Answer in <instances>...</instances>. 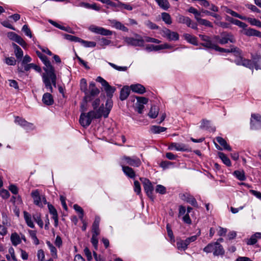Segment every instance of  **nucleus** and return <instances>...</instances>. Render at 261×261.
<instances>
[{
  "instance_id": "obj_1",
  "label": "nucleus",
  "mask_w": 261,
  "mask_h": 261,
  "mask_svg": "<svg viewBox=\"0 0 261 261\" xmlns=\"http://www.w3.org/2000/svg\"><path fill=\"white\" fill-rule=\"evenodd\" d=\"M36 54L44 64L43 68L45 72L42 74V80L45 87L48 89L51 93L53 92V87L51 84L56 86L57 76L55 72L54 67L51 65L50 61L48 60L47 57L39 51H36Z\"/></svg>"
},
{
  "instance_id": "obj_2",
  "label": "nucleus",
  "mask_w": 261,
  "mask_h": 261,
  "mask_svg": "<svg viewBox=\"0 0 261 261\" xmlns=\"http://www.w3.org/2000/svg\"><path fill=\"white\" fill-rule=\"evenodd\" d=\"M92 106L93 110L91 111H100L101 112V117L103 116L107 118L112 108L113 102L111 99H108L106 102V107H104L103 104L100 105V99L97 98L93 100Z\"/></svg>"
},
{
  "instance_id": "obj_3",
  "label": "nucleus",
  "mask_w": 261,
  "mask_h": 261,
  "mask_svg": "<svg viewBox=\"0 0 261 261\" xmlns=\"http://www.w3.org/2000/svg\"><path fill=\"white\" fill-rule=\"evenodd\" d=\"M101 112L100 111H89L87 113H82L79 122L83 127L86 128L90 125L93 119L101 118Z\"/></svg>"
},
{
  "instance_id": "obj_4",
  "label": "nucleus",
  "mask_w": 261,
  "mask_h": 261,
  "mask_svg": "<svg viewBox=\"0 0 261 261\" xmlns=\"http://www.w3.org/2000/svg\"><path fill=\"white\" fill-rule=\"evenodd\" d=\"M203 250L206 253H213L214 256L223 255L225 253L223 246L218 242L209 243Z\"/></svg>"
},
{
  "instance_id": "obj_5",
  "label": "nucleus",
  "mask_w": 261,
  "mask_h": 261,
  "mask_svg": "<svg viewBox=\"0 0 261 261\" xmlns=\"http://www.w3.org/2000/svg\"><path fill=\"white\" fill-rule=\"evenodd\" d=\"M99 93V89L96 87L93 82H91L89 85V89L85 93L84 100L86 102L93 100L95 97Z\"/></svg>"
},
{
  "instance_id": "obj_6",
  "label": "nucleus",
  "mask_w": 261,
  "mask_h": 261,
  "mask_svg": "<svg viewBox=\"0 0 261 261\" xmlns=\"http://www.w3.org/2000/svg\"><path fill=\"white\" fill-rule=\"evenodd\" d=\"M121 166L129 165L134 167H138L141 165L140 159L136 156H123L120 162Z\"/></svg>"
},
{
  "instance_id": "obj_7",
  "label": "nucleus",
  "mask_w": 261,
  "mask_h": 261,
  "mask_svg": "<svg viewBox=\"0 0 261 261\" xmlns=\"http://www.w3.org/2000/svg\"><path fill=\"white\" fill-rule=\"evenodd\" d=\"M31 196L33 199L34 203L40 207H42L44 204L47 203L45 196L44 195H41L38 190L33 191Z\"/></svg>"
},
{
  "instance_id": "obj_8",
  "label": "nucleus",
  "mask_w": 261,
  "mask_h": 261,
  "mask_svg": "<svg viewBox=\"0 0 261 261\" xmlns=\"http://www.w3.org/2000/svg\"><path fill=\"white\" fill-rule=\"evenodd\" d=\"M136 38L130 37H125L124 41L129 45L139 47L143 46L144 45V40L138 35H136Z\"/></svg>"
},
{
  "instance_id": "obj_9",
  "label": "nucleus",
  "mask_w": 261,
  "mask_h": 261,
  "mask_svg": "<svg viewBox=\"0 0 261 261\" xmlns=\"http://www.w3.org/2000/svg\"><path fill=\"white\" fill-rule=\"evenodd\" d=\"M206 45L208 46V48L213 49L216 51H218L220 52L232 53L234 54V56L239 55L240 54V50L237 47H232L230 49H225L219 47L217 44H216L214 42L212 44H206Z\"/></svg>"
},
{
  "instance_id": "obj_10",
  "label": "nucleus",
  "mask_w": 261,
  "mask_h": 261,
  "mask_svg": "<svg viewBox=\"0 0 261 261\" xmlns=\"http://www.w3.org/2000/svg\"><path fill=\"white\" fill-rule=\"evenodd\" d=\"M214 39L221 44H225L229 42L232 43L235 41L234 37L231 34L226 33L222 34L220 36H215Z\"/></svg>"
},
{
  "instance_id": "obj_11",
  "label": "nucleus",
  "mask_w": 261,
  "mask_h": 261,
  "mask_svg": "<svg viewBox=\"0 0 261 261\" xmlns=\"http://www.w3.org/2000/svg\"><path fill=\"white\" fill-rule=\"evenodd\" d=\"M176 20L178 23L185 24L187 27L191 28L194 30H197V24L193 22L189 17L178 14L176 16Z\"/></svg>"
},
{
  "instance_id": "obj_12",
  "label": "nucleus",
  "mask_w": 261,
  "mask_h": 261,
  "mask_svg": "<svg viewBox=\"0 0 261 261\" xmlns=\"http://www.w3.org/2000/svg\"><path fill=\"white\" fill-rule=\"evenodd\" d=\"M162 36L169 41H177L179 40V35L177 32L171 31L167 28H164L161 33Z\"/></svg>"
},
{
  "instance_id": "obj_13",
  "label": "nucleus",
  "mask_w": 261,
  "mask_h": 261,
  "mask_svg": "<svg viewBox=\"0 0 261 261\" xmlns=\"http://www.w3.org/2000/svg\"><path fill=\"white\" fill-rule=\"evenodd\" d=\"M250 127L252 129L261 128V115L258 114H252L250 119Z\"/></svg>"
},
{
  "instance_id": "obj_14",
  "label": "nucleus",
  "mask_w": 261,
  "mask_h": 261,
  "mask_svg": "<svg viewBox=\"0 0 261 261\" xmlns=\"http://www.w3.org/2000/svg\"><path fill=\"white\" fill-rule=\"evenodd\" d=\"M89 29L93 33L103 36H111L113 34V32L112 31L94 25H91Z\"/></svg>"
},
{
  "instance_id": "obj_15",
  "label": "nucleus",
  "mask_w": 261,
  "mask_h": 261,
  "mask_svg": "<svg viewBox=\"0 0 261 261\" xmlns=\"http://www.w3.org/2000/svg\"><path fill=\"white\" fill-rule=\"evenodd\" d=\"M15 122L28 131L35 129V126L33 123L28 122L25 119L18 116L15 117Z\"/></svg>"
},
{
  "instance_id": "obj_16",
  "label": "nucleus",
  "mask_w": 261,
  "mask_h": 261,
  "mask_svg": "<svg viewBox=\"0 0 261 261\" xmlns=\"http://www.w3.org/2000/svg\"><path fill=\"white\" fill-rule=\"evenodd\" d=\"M140 180L142 181L144 190L147 195L152 200L153 199V188L151 182L146 178H140Z\"/></svg>"
},
{
  "instance_id": "obj_17",
  "label": "nucleus",
  "mask_w": 261,
  "mask_h": 261,
  "mask_svg": "<svg viewBox=\"0 0 261 261\" xmlns=\"http://www.w3.org/2000/svg\"><path fill=\"white\" fill-rule=\"evenodd\" d=\"M168 149L171 150H176L178 151H190L188 145L180 143L172 142L168 146Z\"/></svg>"
},
{
  "instance_id": "obj_18",
  "label": "nucleus",
  "mask_w": 261,
  "mask_h": 261,
  "mask_svg": "<svg viewBox=\"0 0 261 261\" xmlns=\"http://www.w3.org/2000/svg\"><path fill=\"white\" fill-rule=\"evenodd\" d=\"M241 53L239 55L236 56L237 58L234 60L235 63L237 65H242L250 69L253 68V61L246 59L240 56Z\"/></svg>"
},
{
  "instance_id": "obj_19",
  "label": "nucleus",
  "mask_w": 261,
  "mask_h": 261,
  "mask_svg": "<svg viewBox=\"0 0 261 261\" xmlns=\"http://www.w3.org/2000/svg\"><path fill=\"white\" fill-rule=\"evenodd\" d=\"M179 197L182 200L191 204L194 207H197L198 204L195 198L188 192H184L179 194Z\"/></svg>"
},
{
  "instance_id": "obj_20",
  "label": "nucleus",
  "mask_w": 261,
  "mask_h": 261,
  "mask_svg": "<svg viewBox=\"0 0 261 261\" xmlns=\"http://www.w3.org/2000/svg\"><path fill=\"white\" fill-rule=\"evenodd\" d=\"M47 206L49 212L50 214L52 215L51 218L54 220V225L55 227H57L59 223L58 212L54 206L52 204L47 203Z\"/></svg>"
},
{
  "instance_id": "obj_21",
  "label": "nucleus",
  "mask_w": 261,
  "mask_h": 261,
  "mask_svg": "<svg viewBox=\"0 0 261 261\" xmlns=\"http://www.w3.org/2000/svg\"><path fill=\"white\" fill-rule=\"evenodd\" d=\"M243 33L247 36H256L261 38V32L252 28H246Z\"/></svg>"
},
{
  "instance_id": "obj_22",
  "label": "nucleus",
  "mask_w": 261,
  "mask_h": 261,
  "mask_svg": "<svg viewBox=\"0 0 261 261\" xmlns=\"http://www.w3.org/2000/svg\"><path fill=\"white\" fill-rule=\"evenodd\" d=\"M130 88L133 92L140 94L145 92V88L140 84H132L130 86Z\"/></svg>"
},
{
  "instance_id": "obj_23",
  "label": "nucleus",
  "mask_w": 261,
  "mask_h": 261,
  "mask_svg": "<svg viewBox=\"0 0 261 261\" xmlns=\"http://www.w3.org/2000/svg\"><path fill=\"white\" fill-rule=\"evenodd\" d=\"M42 100L43 103L46 106H51L54 102L52 95L48 92L43 94Z\"/></svg>"
},
{
  "instance_id": "obj_24",
  "label": "nucleus",
  "mask_w": 261,
  "mask_h": 261,
  "mask_svg": "<svg viewBox=\"0 0 261 261\" xmlns=\"http://www.w3.org/2000/svg\"><path fill=\"white\" fill-rule=\"evenodd\" d=\"M261 239V232H256L249 238L246 240V244L248 245H254L258 239Z\"/></svg>"
},
{
  "instance_id": "obj_25",
  "label": "nucleus",
  "mask_w": 261,
  "mask_h": 261,
  "mask_svg": "<svg viewBox=\"0 0 261 261\" xmlns=\"http://www.w3.org/2000/svg\"><path fill=\"white\" fill-rule=\"evenodd\" d=\"M124 173L128 177L130 178H134L136 176V174L134 170L128 166H121Z\"/></svg>"
},
{
  "instance_id": "obj_26",
  "label": "nucleus",
  "mask_w": 261,
  "mask_h": 261,
  "mask_svg": "<svg viewBox=\"0 0 261 261\" xmlns=\"http://www.w3.org/2000/svg\"><path fill=\"white\" fill-rule=\"evenodd\" d=\"M130 87L128 86H124L120 91V99L121 100L126 99L130 93Z\"/></svg>"
},
{
  "instance_id": "obj_27",
  "label": "nucleus",
  "mask_w": 261,
  "mask_h": 261,
  "mask_svg": "<svg viewBox=\"0 0 261 261\" xmlns=\"http://www.w3.org/2000/svg\"><path fill=\"white\" fill-rule=\"evenodd\" d=\"M111 24L114 28H116V29L120 30L126 32L128 31V29L126 27H125L120 22L116 20H112Z\"/></svg>"
},
{
  "instance_id": "obj_28",
  "label": "nucleus",
  "mask_w": 261,
  "mask_h": 261,
  "mask_svg": "<svg viewBox=\"0 0 261 261\" xmlns=\"http://www.w3.org/2000/svg\"><path fill=\"white\" fill-rule=\"evenodd\" d=\"M10 239L12 245L14 246H16L21 242L20 236L16 232L11 234Z\"/></svg>"
},
{
  "instance_id": "obj_29",
  "label": "nucleus",
  "mask_w": 261,
  "mask_h": 261,
  "mask_svg": "<svg viewBox=\"0 0 261 261\" xmlns=\"http://www.w3.org/2000/svg\"><path fill=\"white\" fill-rule=\"evenodd\" d=\"M252 60L253 62V67L257 70L261 69V56L255 55L252 57Z\"/></svg>"
},
{
  "instance_id": "obj_30",
  "label": "nucleus",
  "mask_w": 261,
  "mask_h": 261,
  "mask_svg": "<svg viewBox=\"0 0 261 261\" xmlns=\"http://www.w3.org/2000/svg\"><path fill=\"white\" fill-rule=\"evenodd\" d=\"M14 48V53L18 60L21 59L23 56V53L21 48L15 43L12 44Z\"/></svg>"
},
{
  "instance_id": "obj_31",
  "label": "nucleus",
  "mask_w": 261,
  "mask_h": 261,
  "mask_svg": "<svg viewBox=\"0 0 261 261\" xmlns=\"http://www.w3.org/2000/svg\"><path fill=\"white\" fill-rule=\"evenodd\" d=\"M227 19L230 21L232 23L239 27L243 29V30L244 29L247 27V25L245 23L242 22L238 19H234L228 16L227 17Z\"/></svg>"
},
{
  "instance_id": "obj_32",
  "label": "nucleus",
  "mask_w": 261,
  "mask_h": 261,
  "mask_svg": "<svg viewBox=\"0 0 261 261\" xmlns=\"http://www.w3.org/2000/svg\"><path fill=\"white\" fill-rule=\"evenodd\" d=\"M24 219L25 221V222L28 226L30 227L33 228L35 227L33 220H32L31 215L27 212H23Z\"/></svg>"
},
{
  "instance_id": "obj_33",
  "label": "nucleus",
  "mask_w": 261,
  "mask_h": 261,
  "mask_svg": "<svg viewBox=\"0 0 261 261\" xmlns=\"http://www.w3.org/2000/svg\"><path fill=\"white\" fill-rule=\"evenodd\" d=\"M159 6L164 10H167L170 7L168 0H154Z\"/></svg>"
},
{
  "instance_id": "obj_34",
  "label": "nucleus",
  "mask_w": 261,
  "mask_h": 261,
  "mask_svg": "<svg viewBox=\"0 0 261 261\" xmlns=\"http://www.w3.org/2000/svg\"><path fill=\"white\" fill-rule=\"evenodd\" d=\"M184 37L188 42L193 45H197V40L196 37L189 34L186 33L184 34Z\"/></svg>"
},
{
  "instance_id": "obj_35",
  "label": "nucleus",
  "mask_w": 261,
  "mask_h": 261,
  "mask_svg": "<svg viewBox=\"0 0 261 261\" xmlns=\"http://www.w3.org/2000/svg\"><path fill=\"white\" fill-rule=\"evenodd\" d=\"M244 18L243 20L247 21L251 25L261 28V21L255 18L247 17L246 16H244Z\"/></svg>"
},
{
  "instance_id": "obj_36",
  "label": "nucleus",
  "mask_w": 261,
  "mask_h": 261,
  "mask_svg": "<svg viewBox=\"0 0 261 261\" xmlns=\"http://www.w3.org/2000/svg\"><path fill=\"white\" fill-rule=\"evenodd\" d=\"M218 156L227 166L229 167L231 165L230 160L224 153L219 152L218 153Z\"/></svg>"
},
{
  "instance_id": "obj_37",
  "label": "nucleus",
  "mask_w": 261,
  "mask_h": 261,
  "mask_svg": "<svg viewBox=\"0 0 261 261\" xmlns=\"http://www.w3.org/2000/svg\"><path fill=\"white\" fill-rule=\"evenodd\" d=\"M217 141L224 148V149L230 151L231 150L230 146L227 143L226 141L221 137H217L216 138Z\"/></svg>"
},
{
  "instance_id": "obj_38",
  "label": "nucleus",
  "mask_w": 261,
  "mask_h": 261,
  "mask_svg": "<svg viewBox=\"0 0 261 261\" xmlns=\"http://www.w3.org/2000/svg\"><path fill=\"white\" fill-rule=\"evenodd\" d=\"M233 175L239 180L244 181L246 180V176L244 171L236 170L233 172Z\"/></svg>"
},
{
  "instance_id": "obj_39",
  "label": "nucleus",
  "mask_w": 261,
  "mask_h": 261,
  "mask_svg": "<svg viewBox=\"0 0 261 261\" xmlns=\"http://www.w3.org/2000/svg\"><path fill=\"white\" fill-rule=\"evenodd\" d=\"M167 130V128L158 125H153L150 127L151 133L153 134H160Z\"/></svg>"
},
{
  "instance_id": "obj_40",
  "label": "nucleus",
  "mask_w": 261,
  "mask_h": 261,
  "mask_svg": "<svg viewBox=\"0 0 261 261\" xmlns=\"http://www.w3.org/2000/svg\"><path fill=\"white\" fill-rule=\"evenodd\" d=\"M162 19L164 22L168 25L172 23V19L170 14L166 12H163L161 14Z\"/></svg>"
},
{
  "instance_id": "obj_41",
  "label": "nucleus",
  "mask_w": 261,
  "mask_h": 261,
  "mask_svg": "<svg viewBox=\"0 0 261 261\" xmlns=\"http://www.w3.org/2000/svg\"><path fill=\"white\" fill-rule=\"evenodd\" d=\"M159 113V108L155 106H152L150 108L148 115L151 118H155Z\"/></svg>"
},
{
  "instance_id": "obj_42",
  "label": "nucleus",
  "mask_w": 261,
  "mask_h": 261,
  "mask_svg": "<svg viewBox=\"0 0 261 261\" xmlns=\"http://www.w3.org/2000/svg\"><path fill=\"white\" fill-rule=\"evenodd\" d=\"M46 244L50 250L51 256L54 258H57V251L56 247L49 241H47Z\"/></svg>"
},
{
  "instance_id": "obj_43",
  "label": "nucleus",
  "mask_w": 261,
  "mask_h": 261,
  "mask_svg": "<svg viewBox=\"0 0 261 261\" xmlns=\"http://www.w3.org/2000/svg\"><path fill=\"white\" fill-rule=\"evenodd\" d=\"M199 37L201 39L204 41L203 43H201V45L208 48V46L206 45V44L211 43L212 44L213 42L211 40L210 37L204 35H199Z\"/></svg>"
},
{
  "instance_id": "obj_44",
  "label": "nucleus",
  "mask_w": 261,
  "mask_h": 261,
  "mask_svg": "<svg viewBox=\"0 0 261 261\" xmlns=\"http://www.w3.org/2000/svg\"><path fill=\"white\" fill-rule=\"evenodd\" d=\"M111 43V41L105 38L99 39L98 44L102 48H105L106 46L109 45Z\"/></svg>"
},
{
  "instance_id": "obj_45",
  "label": "nucleus",
  "mask_w": 261,
  "mask_h": 261,
  "mask_svg": "<svg viewBox=\"0 0 261 261\" xmlns=\"http://www.w3.org/2000/svg\"><path fill=\"white\" fill-rule=\"evenodd\" d=\"M104 89L107 93V96L110 98H111L112 97L113 94L116 90L115 88L111 86L110 85L106 87ZM109 99H111V98H110Z\"/></svg>"
},
{
  "instance_id": "obj_46",
  "label": "nucleus",
  "mask_w": 261,
  "mask_h": 261,
  "mask_svg": "<svg viewBox=\"0 0 261 261\" xmlns=\"http://www.w3.org/2000/svg\"><path fill=\"white\" fill-rule=\"evenodd\" d=\"M80 43L85 47H94L96 45V43L94 41H89L84 40L81 39Z\"/></svg>"
},
{
  "instance_id": "obj_47",
  "label": "nucleus",
  "mask_w": 261,
  "mask_h": 261,
  "mask_svg": "<svg viewBox=\"0 0 261 261\" xmlns=\"http://www.w3.org/2000/svg\"><path fill=\"white\" fill-rule=\"evenodd\" d=\"M176 245L178 250H185L188 247V245L186 243L185 240H178L176 242Z\"/></svg>"
},
{
  "instance_id": "obj_48",
  "label": "nucleus",
  "mask_w": 261,
  "mask_h": 261,
  "mask_svg": "<svg viewBox=\"0 0 261 261\" xmlns=\"http://www.w3.org/2000/svg\"><path fill=\"white\" fill-rule=\"evenodd\" d=\"M33 219L37 223V224L40 226V227L42 228L44 225L43 221L41 219V216L39 214H36L33 215Z\"/></svg>"
},
{
  "instance_id": "obj_49",
  "label": "nucleus",
  "mask_w": 261,
  "mask_h": 261,
  "mask_svg": "<svg viewBox=\"0 0 261 261\" xmlns=\"http://www.w3.org/2000/svg\"><path fill=\"white\" fill-rule=\"evenodd\" d=\"M29 233L31 238L33 240L34 243L35 245H38L39 243V241L36 236V231L35 230H29Z\"/></svg>"
},
{
  "instance_id": "obj_50",
  "label": "nucleus",
  "mask_w": 261,
  "mask_h": 261,
  "mask_svg": "<svg viewBox=\"0 0 261 261\" xmlns=\"http://www.w3.org/2000/svg\"><path fill=\"white\" fill-rule=\"evenodd\" d=\"M64 38L68 40H70L71 41L75 42H81V39L77 37L74 36H72L69 34H65L64 35Z\"/></svg>"
},
{
  "instance_id": "obj_51",
  "label": "nucleus",
  "mask_w": 261,
  "mask_h": 261,
  "mask_svg": "<svg viewBox=\"0 0 261 261\" xmlns=\"http://www.w3.org/2000/svg\"><path fill=\"white\" fill-rule=\"evenodd\" d=\"M9 253L10 254V255L9 254H7L6 255V258L10 260L11 259V258H12V259L14 260V261H16V257H15V252H14V249L12 248V247H10L9 248Z\"/></svg>"
},
{
  "instance_id": "obj_52",
  "label": "nucleus",
  "mask_w": 261,
  "mask_h": 261,
  "mask_svg": "<svg viewBox=\"0 0 261 261\" xmlns=\"http://www.w3.org/2000/svg\"><path fill=\"white\" fill-rule=\"evenodd\" d=\"M226 13L230 14L233 17H236L237 18H239L242 20H243L244 18V16H242L241 15H240L239 14L237 13L236 12L230 9H227L226 10Z\"/></svg>"
},
{
  "instance_id": "obj_53",
  "label": "nucleus",
  "mask_w": 261,
  "mask_h": 261,
  "mask_svg": "<svg viewBox=\"0 0 261 261\" xmlns=\"http://www.w3.org/2000/svg\"><path fill=\"white\" fill-rule=\"evenodd\" d=\"M80 89L84 93L87 91V81L85 79H82L80 81Z\"/></svg>"
},
{
  "instance_id": "obj_54",
  "label": "nucleus",
  "mask_w": 261,
  "mask_h": 261,
  "mask_svg": "<svg viewBox=\"0 0 261 261\" xmlns=\"http://www.w3.org/2000/svg\"><path fill=\"white\" fill-rule=\"evenodd\" d=\"M108 64L114 69L120 71H125L127 69V67L126 66H117L116 64L109 62Z\"/></svg>"
},
{
  "instance_id": "obj_55",
  "label": "nucleus",
  "mask_w": 261,
  "mask_h": 261,
  "mask_svg": "<svg viewBox=\"0 0 261 261\" xmlns=\"http://www.w3.org/2000/svg\"><path fill=\"white\" fill-rule=\"evenodd\" d=\"M168 235L170 239V242L172 243L175 242L174 235L169 224L166 226Z\"/></svg>"
},
{
  "instance_id": "obj_56",
  "label": "nucleus",
  "mask_w": 261,
  "mask_h": 261,
  "mask_svg": "<svg viewBox=\"0 0 261 261\" xmlns=\"http://www.w3.org/2000/svg\"><path fill=\"white\" fill-rule=\"evenodd\" d=\"M134 190L137 194L139 195L141 193V189L139 182L137 180H135L134 183Z\"/></svg>"
},
{
  "instance_id": "obj_57",
  "label": "nucleus",
  "mask_w": 261,
  "mask_h": 261,
  "mask_svg": "<svg viewBox=\"0 0 261 261\" xmlns=\"http://www.w3.org/2000/svg\"><path fill=\"white\" fill-rule=\"evenodd\" d=\"M22 31L24 32L26 36L29 37L31 38H32V32L27 25L25 24L22 27Z\"/></svg>"
},
{
  "instance_id": "obj_58",
  "label": "nucleus",
  "mask_w": 261,
  "mask_h": 261,
  "mask_svg": "<svg viewBox=\"0 0 261 261\" xmlns=\"http://www.w3.org/2000/svg\"><path fill=\"white\" fill-rule=\"evenodd\" d=\"M155 191L157 193L164 194L166 192V189L164 186L161 185H158L156 187Z\"/></svg>"
},
{
  "instance_id": "obj_59",
  "label": "nucleus",
  "mask_w": 261,
  "mask_h": 261,
  "mask_svg": "<svg viewBox=\"0 0 261 261\" xmlns=\"http://www.w3.org/2000/svg\"><path fill=\"white\" fill-rule=\"evenodd\" d=\"M5 62L8 65H15L16 63L15 58L12 57L6 58Z\"/></svg>"
},
{
  "instance_id": "obj_60",
  "label": "nucleus",
  "mask_w": 261,
  "mask_h": 261,
  "mask_svg": "<svg viewBox=\"0 0 261 261\" xmlns=\"http://www.w3.org/2000/svg\"><path fill=\"white\" fill-rule=\"evenodd\" d=\"M199 234H200V232L197 235L193 236H191L190 237L187 238L185 240L187 245L188 246L191 243L197 240V237L199 235Z\"/></svg>"
},
{
  "instance_id": "obj_61",
  "label": "nucleus",
  "mask_w": 261,
  "mask_h": 261,
  "mask_svg": "<svg viewBox=\"0 0 261 261\" xmlns=\"http://www.w3.org/2000/svg\"><path fill=\"white\" fill-rule=\"evenodd\" d=\"M211 125V122L208 120H203L200 127L203 129H208Z\"/></svg>"
},
{
  "instance_id": "obj_62",
  "label": "nucleus",
  "mask_w": 261,
  "mask_h": 261,
  "mask_svg": "<svg viewBox=\"0 0 261 261\" xmlns=\"http://www.w3.org/2000/svg\"><path fill=\"white\" fill-rule=\"evenodd\" d=\"M172 165V162L167 161H162L160 163V166L164 169L169 168Z\"/></svg>"
},
{
  "instance_id": "obj_63",
  "label": "nucleus",
  "mask_w": 261,
  "mask_h": 261,
  "mask_svg": "<svg viewBox=\"0 0 261 261\" xmlns=\"http://www.w3.org/2000/svg\"><path fill=\"white\" fill-rule=\"evenodd\" d=\"M84 253L87 257L88 261H91L92 259L91 252L88 247H86L84 250Z\"/></svg>"
},
{
  "instance_id": "obj_64",
  "label": "nucleus",
  "mask_w": 261,
  "mask_h": 261,
  "mask_svg": "<svg viewBox=\"0 0 261 261\" xmlns=\"http://www.w3.org/2000/svg\"><path fill=\"white\" fill-rule=\"evenodd\" d=\"M96 81L100 83L104 88L109 85V83L101 76H98L96 79Z\"/></svg>"
}]
</instances>
